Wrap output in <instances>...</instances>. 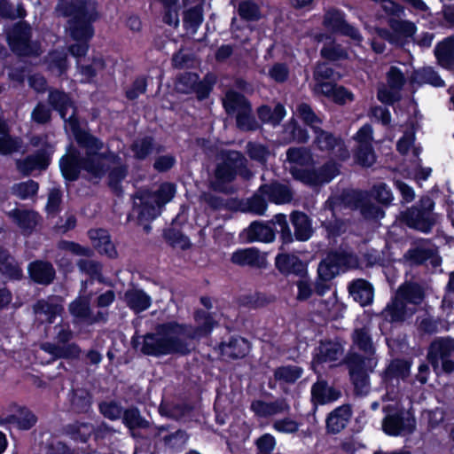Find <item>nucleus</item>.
I'll use <instances>...</instances> for the list:
<instances>
[{
    "label": "nucleus",
    "instance_id": "3",
    "mask_svg": "<svg viewBox=\"0 0 454 454\" xmlns=\"http://www.w3.org/2000/svg\"><path fill=\"white\" fill-rule=\"evenodd\" d=\"M57 10L68 18V30L74 34L94 28L93 23L98 19L96 7L90 6L89 0H59Z\"/></svg>",
    "mask_w": 454,
    "mask_h": 454
},
{
    "label": "nucleus",
    "instance_id": "32",
    "mask_svg": "<svg viewBox=\"0 0 454 454\" xmlns=\"http://www.w3.org/2000/svg\"><path fill=\"white\" fill-rule=\"evenodd\" d=\"M276 230L268 223L254 221L247 228V239L249 242L270 243L275 239Z\"/></svg>",
    "mask_w": 454,
    "mask_h": 454
},
{
    "label": "nucleus",
    "instance_id": "49",
    "mask_svg": "<svg viewBox=\"0 0 454 454\" xmlns=\"http://www.w3.org/2000/svg\"><path fill=\"white\" fill-rule=\"evenodd\" d=\"M128 175V168L126 165L114 167L108 173V187L116 196H121L123 189L121 183Z\"/></svg>",
    "mask_w": 454,
    "mask_h": 454
},
{
    "label": "nucleus",
    "instance_id": "24",
    "mask_svg": "<svg viewBox=\"0 0 454 454\" xmlns=\"http://www.w3.org/2000/svg\"><path fill=\"white\" fill-rule=\"evenodd\" d=\"M319 86L322 87V90L317 93V95L324 96L336 105L344 106L348 102H352L355 99V96L351 90L343 85H338L337 82L322 83L319 84Z\"/></svg>",
    "mask_w": 454,
    "mask_h": 454
},
{
    "label": "nucleus",
    "instance_id": "15",
    "mask_svg": "<svg viewBox=\"0 0 454 454\" xmlns=\"http://www.w3.org/2000/svg\"><path fill=\"white\" fill-rule=\"evenodd\" d=\"M415 312V308H409L404 301H402V299L395 295L383 309L381 316L384 321L397 325L403 324L411 318Z\"/></svg>",
    "mask_w": 454,
    "mask_h": 454
},
{
    "label": "nucleus",
    "instance_id": "19",
    "mask_svg": "<svg viewBox=\"0 0 454 454\" xmlns=\"http://www.w3.org/2000/svg\"><path fill=\"white\" fill-rule=\"evenodd\" d=\"M154 438L160 437V441L166 449L176 453L181 451L188 441V434L183 429H176L174 432H168V427L162 426L155 427Z\"/></svg>",
    "mask_w": 454,
    "mask_h": 454
},
{
    "label": "nucleus",
    "instance_id": "2",
    "mask_svg": "<svg viewBox=\"0 0 454 454\" xmlns=\"http://www.w3.org/2000/svg\"><path fill=\"white\" fill-rule=\"evenodd\" d=\"M237 176L245 180L253 176L252 171L247 167V158L239 151L223 152L221 154V160L215 168L210 188L216 192L228 193L229 185L236 180Z\"/></svg>",
    "mask_w": 454,
    "mask_h": 454
},
{
    "label": "nucleus",
    "instance_id": "14",
    "mask_svg": "<svg viewBox=\"0 0 454 454\" xmlns=\"http://www.w3.org/2000/svg\"><path fill=\"white\" fill-rule=\"evenodd\" d=\"M65 122L68 124L74 140L81 148L101 150L104 147V143L98 137L82 129L76 106L73 108L72 114Z\"/></svg>",
    "mask_w": 454,
    "mask_h": 454
},
{
    "label": "nucleus",
    "instance_id": "30",
    "mask_svg": "<svg viewBox=\"0 0 454 454\" xmlns=\"http://www.w3.org/2000/svg\"><path fill=\"white\" fill-rule=\"evenodd\" d=\"M93 432L94 425L85 421L74 420L63 427V434L77 443L88 442Z\"/></svg>",
    "mask_w": 454,
    "mask_h": 454
},
{
    "label": "nucleus",
    "instance_id": "20",
    "mask_svg": "<svg viewBox=\"0 0 454 454\" xmlns=\"http://www.w3.org/2000/svg\"><path fill=\"white\" fill-rule=\"evenodd\" d=\"M27 271L31 281L37 285L49 286L56 278V270L48 261L36 260L30 262Z\"/></svg>",
    "mask_w": 454,
    "mask_h": 454
},
{
    "label": "nucleus",
    "instance_id": "16",
    "mask_svg": "<svg viewBox=\"0 0 454 454\" xmlns=\"http://www.w3.org/2000/svg\"><path fill=\"white\" fill-rule=\"evenodd\" d=\"M343 353V347L339 341L331 339L320 340L312 352L311 365H322L324 364L336 362Z\"/></svg>",
    "mask_w": 454,
    "mask_h": 454
},
{
    "label": "nucleus",
    "instance_id": "63",
    "mask_svg": "<svg viewBox=\"0 0 454 454\" xmlns=\"http://www.w3.org/2000/svg\"><path fill=\"white\" fill-rule=\"evenodd\" d=\"M273 301V297L262 292L244 295L241 298V305L249 309H259L267 306Z\"/></svg>",
    "mask_w": 454,
    "mask_h": 454
},
{
    "label": "nucleus",
    "instance_id": "26",
    "mask_svg": "<svg viewBox=\"0 0 454 454\" xmlns=\"http://www.w3.org/2000/svg\"><path fill=\"white\" fill-rule=\"evenodd\" d=\"M0 273L12 281H19L23 278V270L19 262L3 246H0Z\"/></svg>",
    "mask_w": 454,
    "mask_h": 454
},
{
    "label": "nucleus",
    "instance_id": "10",
    "mask_svg": "<svg viewBox=\"0 0 454 454\" xmlns=\"http://www.w3.org/2000/svg\"><path fill=\"white\" fill-rule=\"evenodd\" d=\"M55 151V144H46L43 148H38L32 154L18 160L17 168L24 176H29L34 170H46L52 161Z\"/></svg>",
    "mask_w": 454,
    "mask_h": 454
},
{
    "label": "nucleus",
    "instance_id": "50",
    "mask_svg": "<svg viewBox=\"0 0 454 454\" xmlns=\"http://www.w3.org/2000/svg\"><path fill=\"white\" fill-rule=\"evenodd\" d=\"M303 373V369L297 365H282L277 367L274 371V378L276 380L284 381L293 384L296 382Z\"/></svg>",
    "mask_w": 454,
    "mask_h": 454
},
{
    "label": "nucleus",
    "instance_id": "40",
    "mask_svg": "<svg viewBox=\"0 0 454 454\" xmlns=\"http://www.w3.org/2000/svg\"><path fill=\"white\" fill-rule=\"evenodd\" d=\"M411 364L402 358L393 359L382 372V380L385 382L392 381L394 379L404 380L410 375Z\"/></svg>",
    "mask_w": 454,
    "mask_h": 454
},
{
    "label": "nucleus",
    "instance_id": "18",
    "mask_svg": "<svg viewBox=\"0 0 454 454\" xmlns=\"http://www.w3.org/2000/svg\"><path fill=\"white\" fill-rule=\"evenodd\" d=\"M352 417V408L348 403L342 404L333 410L326 417V432L331 434L340 433Z\"/></svg>",
    "mask_w": 454,
    "mask_h": 454
},
{
    "label": "nucleus",
    "instance_id": "6",
    "mask_svg": "<svg viewBox=\"0 0 454 454\" xmlns=\"http://www.w3.org/2000/svg\"><path fill=\"white\" fill-rule=\"evenodd\" d=\"M427 360L436 375L454 372V338L435 337L427 348Z\"/></svg>",
    "mask_w": 454,
    "mask_h": 454
},
{
    "label": "nucleus",
    "instance_id": "60",
    "mask_svg": "<svg viewBox=\"0 0 454 454\" xmlns=\"http://www.w3.org/2000/svg\"><path fill=\"white\" fill-rule=\"evenodd\" d=\"M353 343L363 352L373 351L372 339L366 327L356 328L352 333Z\"/></svg>",
    "mask_w": 454,
    "mask_h": 454
},
{
    "label": "nucleus",
    "instance_id": "42",
    "mask_svg": "<svg viewBox=\"0 0 454 454\" xmlns=\"http://www.w3.org/2000/svg\"><path fill=\"white\" fill-rule=\"evenodd\" d=\"M125 300L128 307L136 313H140L150 308L152 299L142 289H135L127 291Z\"/></svg>",
    "mask_w": 454,
    "mask_h": 454
},
{
    "label": "nucleus",
    "instance_id": "28",
    "mask_svg": "<svg viewBox=\"0 0 454 454\" xmlns=\"http://www.w3.org/2000/svg\"><path fill=\"white\" fill-rule=\"evenodd\" d=\"M259 192L266 194L269 200L277 205L288 203L293 199V192L291 189L284 184L274 182L270 184H262Z\"/></svg>",
    "mask_w": 454,
    "mask_h": 454
},
{
    "label": "nucleus",
    "instance_id": "54",
    "mask_svg": "<svg viewBox=\"0 0 454 454\" xmlns=\"http://www.w3.org/2000/svg\"><path fill=\"white\" fill-rule=\"evenodd\" d=\"M215 83L216 76L212 73H207L202 80L198 79L192 92L196 94L199 101H203L209 98Z\"/></svg>",
    "mask_w": 454,
    "mask_h": 454
},
{
    "label": "nucleus",
    "instance_id": "34",
    "mask_svg": "<svg viewBox=\"0 0 454 454\" xmlns=\"http://www.w3.org/2000/svg\"><path fill=\"white\" fill-rule=\"evenodd\" d=\"M70 37L75 41L68 46L69 53L75 58L85 57L89 51L90 42L95 35V28L87 29L85 32L78 31L76 34L74 30H68Z\"/></svg>",
    "mask_w": 454,
    "mask_h": 454
},
{
    "label": "nucleus",
    "instance_id": "25",
    "mask_svg": "<svg viewBox=\"0 0 454 454\" xmlns=\"http://www.w3.org/2000/svg\"><path fill=\"white\" fill-rule=\"evenodd\" d=\"M290 221L294 229V237L298 241H307L313 234L312 222L309 215L294 210L290 215Z\"/></svg>",
    "mask_w": 454,
    "mask_h": 454
},
{
    "label": "nucleus",
    "instance_id": "11",
    "mask_svg": "<svg viewBox=\"0 0 454 454\" xmlns=\"http://www.w3.org/2000/svg\"><path fill=\"white\" fill-rule=\"evenodd\" d=\"M324 26L334 34L348 36L357 43L363 41L358 28L345 20V14L340 10L328 11L324 18Z\"/></svg>",
    "mask_w": 454,
    "mask_h": 454
},
{
    "label": "nucleus",
    "instance_id": "9",
    "mask_svg": "<svg viewBox=\"0 0 454 454\" xmlns=\"http://www.w3.org/2000/svg\"><path fill=\"white\" fill-rule=\"evenodd\" d=\"M388 26L392 32L387 28L380 27L377 29V34L390 44L397 47H403L405 40L412 37L417 31L416 25L410 20L390 18L388 20Z\"/></svg>",
    "mask_w": 454,
    "mask_h": 454
},
{
    "label": "nucleus",
    "instance_id": "41",
    "mask_svg": "<svg viewBox=\"0 0 454 454\" xmlns=\"http://www.w3.org/2000/svg\"><path fill=\"white\" fill-rule=\"evenodd\" d=\"M85 149V156L82 159V170L86 171L95 178L101 179L106 172L105 164L96 155V149Z\"/></svg>",
    "mask_w": 454,
    "mask_h": 454
},
{
    "label": "nucleus",
    "instance_id": "1",
    "mask_svg": "<svg viewBox=\"0 0 454 454\" xmlns=\"http://www.w3.org/2000/svg\"><path fill=\"white\" fill-rule=\"evenodd\" d=\"M193 320L196 325L177 321L158 325L156 333H145L141 353L154 357L189 355L192 349L186 339L200 340L207 338L218 325L213 314L203 309L194 310Z\"/></svg>",
    "mask_w": 454,
    "mask_h": 454
},
{
    "label": "nucleus",
    "instance_id": "7",
    "mask_svg": "<svg viewBox=\"0 0 454 454\" xmlns=\"http://www.w3.org/2000/svg\"><path fill=\"white\" fill-rule=\"evenodd\" d=\"M316 147L327 153L333 159L344 162L350 157L349 150L340 135H335L322 128H314Z\"/></svg>",
    "mask_w": 454,
    "mask_h": 454
},
{
    "label": "nucleus",
    "instance_id": "37",
    "mask_svg": "<svg viewBox=\"0 0 454 454\" xmlns=\"http://www.w3.org/2000/svg\"><path fill=\"white\" fill-rule=\"evenodd\" d=\"M395 295L404 301L406 305H419L425 298V292L419 283L405 282L398 287Z\"/></svg>",
    "mask_w": 454,
    "mask_h": 454
},
{
    "label": "nucleus",
    "instance_id": "43",
    "mask_svg": "<svg viewBox=\"0 0 454 454\" xmlns=\"http://www.w3.org/2000/svg\"><path fill=\"white\" fill-rule=\"evenodd\" d=\"M320 57L328 62L344 61L349 59L348 50L335 40L326 42L320 49Z\"/></svg>",
    "mask_w": 454,
    "mask_h": 454
},
{
    "label": "nucleus",
    "instance_id": "4",
    "mask_svg": "<svg viewBox=\"0 0 454 454\" xmlns=\"http://www.w3.org/2000/svg\"><path fill=\"white\" fill-rule=\"evenodd\" d=\"M223 106L229 115L235 114L236 127L239 130L249 132L256 131L261 128L253 114L252 104L244 94L229 90L225 94Z\"/></svg>",
    "mask_w": 454,
    "mask_h": 454
},
{
    "label": "nucleus",
    "instance_id": "33",
    "mask_svg": "<svg viewBox=\"0 0 454 454\" xmlns=\"http://www.w3.org/2000/svg\"><path fill=\"white\" fill-rule=\"evenodd\" d=\"M341 78V74L332 67L327 62H317L313 70V79L315 81L314 92L317 94L322 90L319 84L334 83Z\"/></svg>",
    "mask_w": 454,
    "mask_h": 454
},
{
    "label": "nucleus",
    "instance_id": "12",
    "mask_svg": "<svg viewBox=\"0 0 454 454\" xmlns=\"http://www.w3.org/2000/svg\"><path fill=\"white\" fill-rule=\"evenodd\" d=\"M275 267L284 277L291 275L300 278L309 277L308 263L294 254L278 253L275 257Z\"/></svg>",
    "mask_w": 454,
    "mask_h": 454
},
{
    "label": "nucleus",
    "instance_id": "23",
    "mask_svg": "<svg viewBox=\"0 0 454 454\" xmlns=\"http://www.w3.org/2000/svg\"><path fill=\"white\" fill-rule=\"evenodd\" d=\"M437 64L446 69H454V35L445 37L436 43L434 50Z\"/></svg>",
    "mask_w": 454,
    "mask_h": 454
},
{
    "label": "nucleus",
    "instance_id": "57",
    "mask_svg": "<svg viewBox=\"0 0 454 454\" xmlns=\"http://www.w3.org/2000/svg\"><path fill=\"white\" fill-rule=\"evenodd\" d=\"M297 117L302 122L310 127L314 131V128H319L317 124H321L322 120L317 115L313 108L308 103L302 102L297 105L296 112Z\"/></svg>",
    "mask_w": 454,
    "mask_h": 454
},
{
    "label": "nucleus",
    "instance_id": "59",
    "mask_svg": "<svg viewBox=\"0 0 454 454\" xmlns=\"http://www.w3.org/2000/svg\"><path fill=\"white\" fill-rule=\"evenodd\" d=\"M48 103L53 110L64 106H72V108L76 106L71 96L63 90L59 89H51L49 90Z\"/></svg>",
    "mask_w": 454,
    "mask_h": 454
},
{
    "label": "nucleus",
    "instance_id": "35",
    "mask_svg": "<svg viewBox=\"0 0 454 454\" xmlns=\"http://www.w3.org/2000/svg\"><path fill=\"white\" fill-rule=\"evenodd\" d=\"M140 203L134 202L132 212L137 215V221L139 225H145V230L149 232L151 227L149 223L158 215V209L156 204L151 201L145 200L140 198Z\"/></svg>",
    "mask_w": 454,
    "mask_h": 454
},
{
    "label": "nucleus",
    "instance_id": "61",
    "mask_svg": "<svg viewBox=\"0 0 454 454\" xmlns=\"http://www.w3.org/2000/svg\"><path fill=\"white\" fill-rule=\"evenodd\" d=\"M434 252L432 249L421 247H411L404 254V258L411 265L419 266L425 264L432 258Z\"/></svg>",
    "mask_w": 454,
    "mask_h": 454
},
{
    "label": "nucleus",
    "instance_id": "55",
    "mask_svg": "<svg viewBox=\"0 0 454 454\" xmlns=\"http://www.w3.org/2000/svg\"><path fill=\"white\" fill-rule=\"evenodd\" d=\"M271 224L274 228L276 225L279 227L278 232L282 243L280 249H284L285 245H289L294 241V237L291 231L289 223L286 219V215L285 214H276L271 220Z\"/></svg>",
    "mask_w": 454,
    "mask_h": 454
},
{
    "label": "nucleus",
    "instance_id": "38",
    "mask_svg": "<svg viewBox=\"0 0 454 454\" xmlns=\"http://www.w3.org/2000/svg\"><path fill=\"white\" fill-rule=\"evenodd\" d=\"M8 215L23 231L31 233L37 224L38 214L33 210L15 207L9 212Z\"/></svg>",
    "mask_w": 454,
    "mask_h": 454
},
{
    "label": "nucleus",
    "instance_id": "17",
    "mask_svg": "<svg viewBox=\"0 0 454 454\" xmlns=\"http://www.w3.org/2000/svg\"><path fill=\"white\" fill-rule=\"evenodd\" d=\"M91 244L98 254H104L110 259L118 256L114 244L112 242L109 231L104 228L90 229L87 232Z\"/></svg>",
    "mask_w": 454,
    "mask_h": 454
},
{
    "label": "nucleus",
    "instance_id": "62",
    "mask_svg": "<svg viewBox=\"0 0 454 454\" xmlns=\"http://www.w3.org/2000/svg\"><path fill=\"white\" fill-rule=\"evenodd\" d=\"M204 20L203 8L201 5H195L184 12V26L197 30Z\"/></svg>",
    "mask_w": 454,
    "mask_h": 454
},
{
    "label": "nucleus",
    "instance_id": "22",
    "mask_svg": "<svg viewBox=\"0 0 454 454\" xmlns=\"http://www.w3.org/2000/svg\"><path fill=\"white\" fill-rule=\"evenodd\" d=\"M341 396V392L329 387L326 380H317L311 387V402L315 405H325L338 400Z\"/></svg>",
    "mask_w": 454,
    "mask_h": 454
},
{
    "label": "nucleus",
    "instance_id": "64",
    "mask_svg": "<svg viewBox=\"0 0 454 454\" xmlns=\"http://www.w3.org/2000/svg\"><path fill=\"white\" fill-rule=\"evenodd\" d=\"M124 408L115 401H103L98 404L99 412L107 419L114 421L121 419Z\"/></svg>",
    "mask_w": 454,
    "mask_h": 454
},
{
    "label": "nucleus",
    "instance_id": "13",
    "mask_svg": "<svg viewBox=\"0 0 454 454\" xmlns=\"http://www.w3.org/2000/svg\"><path fill=\"white\" fill-rule=\"evenodd\" d=\"M400 219L408 228L423 233H429L435 225L433 215L412 206L401 213Z\"/></svg>",
    "mask_w": 454,
    "mask_h": 454
},
{
    "label": "nucleus",
    "instance_id": "46",
    "mask_svg": "<svg viewBox=\"0 0 454 454\" xmlns=\"http://www.w3.org/2000/svg\"><path fill=\"white\" fill-rule=\"evenodd\" d=\"M154 138L152 136H145L136 139L130 145V151L137 160H145L154 150Z\"/></svg>",
    "mask_w": 454,
    "mask_h": 454
},
{
    "label": "nucleus",
    "instance_id": "44",
    "mask_svg": "<svg viewBox=\"0 0 454 454\" xmlns=\"http://www.w3.org/2000/svg\"><path fill=\"white\" fill-rule=\"evenodd\" d=\"M70 404L74 413L88 414L91 411L92 395L84 388L73 390Z\"/></svg>",
    "mask_w": 454,
    "mask_h": 454
},
{
    "label": "nucleus",
    "instance_id": "5",
    "mask_svg": "<svg viewBox=\"0 0 454 454\" xmlns=\"http://www.w3.org/2000/svg\"><path fill=\"white\" fill-rule=\"evenodd\" d=\"M32 28L28 22L20 20L5 32L7 44L18 57H38L41 54L40 43L32 40Z\"/></svg>",
    "mask_w": 454,
    "mask_h": 454
},
{
    "label": "nucleus",
    "instance_id": "29",
    "mask_svg": "<svg viewBox=\"0 0 454 454\" xmlns=\"http://www.w3.org/2000/svg\"><path fill=\"white\" fill-rule=\"evenodd\" d=\"M42 349L58 359L77 360L82 354L81 347L75 342L62 345L46 342L43 344Z\"/></svg>",
    "mask_w": 454,
    "mask_h": 454
},
{
    "label": "nucleus",
    "instance_id": "21",
    "mask_svg": "<svg viewBox=\"0 0 454 454\" xmlns=\"http://www.w3.org/2000/svg\"><path fill=\"white\" fill-rule=\"evenodd\" d=\"M348 289L354 301L362 307H366L372 303L374 288L368 280L364 278L355 279L349 283Z\"/></svg>",
    "mask_w": 454,
    "mask_h": 454
},
{
    "label": "nucleus",
    "instance_id": "31",
    "mask_svg": "<svg viewBox=\"0 0 454 454\" xmlns=\"http://www.w3.org/2000/svg\"><path fill=\"white\" fill-rule=\"evenodd\" d=\"M4 421L14 425L20 430H29L37 422L35 414L26 406L15 405L14 413L5 417Z\"/></svg>",
    "mask_w": 454,
    "mask_h": 454
},
{
    "label": "nucleus",
    "instance_id": "48",
    "mask_svg": "<svg viewBox=\"0 0 454 454\" xmlns=\"http://www.w3.org/2000/svg\"><path fill=\"white\" fill-rule=\"evenodd\" d=\"M260 254L255 248L238 249L232 253L231 262L239 266H257Z\"/></svg>",
    "mask_w": 454,
    "mask_h": 454
},
{
    "label": "nucleus",
    "instance_id": "39",
    "mask_svg": "<svg viewBox=\"0 0 454 454\" xmlns=\"http://www.w3.org/2000/svg\"><path fill=\"white\" fill-rule=\"evenodd\" d=\"M121 419L133 437L136 436V430L150 428V422L141 415L139 409L136 406L126 408Z\"/></svg>",
    "mask_w": 454,
    "mask_h": 454
},
{
    "label": "nucleus",
    "instance_id": "27",
    "mask_svg": "<svg viewBox=\"0 0 454 454\" xmlns=\"http://www.w3.org/2000/svg\"><path fill=\"white\" fill-rule=\"evenodd\" d=\"M218 348L222 356L231 359L243 358L248 353V341L240 336H231L228 341H221Z\"/></svg>",
    "mask_w": 454,
    "mask_h": 454
},
{
    "label": "nucleus",
    "instance_id": "36",
    "mask_svg": "<svg viewBox=\"0 0 454 454\" xmlns=\"http://www.w3.org/2000/svg\"><path fill=\"white\" fill-rule=\"evenodd\" d=\"M258 119L263 124H270L276 127L281 123L286 115V110L283 104L277 103L273 108L269 105H261L256 109Z\"/></svg>",
    "mask_w": 454,
    "mask_h": 454
},
{
    "label": "nucleus",
    "instance_id": "56",
    "mask_svg": "<svg viewBox=\"0 0 454 454\" xmlns=\"http://www.w3.org/2000/svg\"><path fill=\"white\" fill-rule=\"evenodd\" d=\"M247 153L248 157L262 166H266L270 151L266 145L257 142H248L247 145Z\"/></svg>",
    "mask_w": 454,
    "mask_h": 454
},
{
    "label": "nucleus",
    "instance_id": "52",
    "mask_svg": "<svg viewBox=\"0 0 454 454\" xmlns=\"http://www.w3.org/2000/svg\"><path fill=\"white\" fill-rule=\"evenodd\" d=\"M238 13L242 20L258 21L262 19L260 6L252 0H243L238 6Z\"/></svg>",
    "mask_w": 454,
    "mask_h": 454
},
{
    "label": "nucleus",
    "instance_id": "51",
    "mask_svg": "<svg viewBox=\"0 0 454 454\" xmlns=\"http://www.w3.org/2000/svg\"><path fill=\"white\" fill-rule=\"evenodd\" d=\"M354 160L364 168H370L376 162V154L372 145H357L354 151Z\"/></svg>",
    "mask_w": 454,
    "mask_h": 454
},
{
    "label": "nucleus",
    "instance_id": "53",
    "mask_svg": "<svg viewBox=\"0 0 454 454\" xmlns=\"http://www.w3.org/2000/svg\"><path fill=\"white\" fill-rule=\"evenodd\" d=\"M266 194L256 192L253 194L241 207L242 212H249L257 215H262L267 210L268 203L265 199Z\"/></svg>",
    "mask_w": 454,
    "mask_h": 454
},
{
    "label": "nucleus",
    "instance_id": "58",
    "mask_svg": "<svg viewBox=\"0 0 454 454\" xmlns=\"http://www.w3.org/2000/svg\"><path fill=\"white\" fill-rule=\"evenodd\" d=\"M176 193V185L171 182H163L153 192V198L158 207H163L170 202Z\"/></svg>",
    "mask_w": 454,
    "mask_h": 454
},
{
    "label": "nucleus",
    "instance_id": "45",
    "mask_svg": "<svg viewBox=\"0 0 454 454\" xmlns=\"http://www.w3.org/2000/svg\"><path fill=\"white\" fill-rule=\"evenodd\" d=\"M354 201L365 219H380L385 215V211L380 206L371 202L361 192H357L354 196Z\"/></svg>",
    "mask_w": 454,
    "mask_h": 454
},
{
    "label": "nucleus",
    "instance_id": "47",
    "mask_svg": "<svg viewBox=\"0 0 454 454\" xmlns=\"http://www.w3.org/2000/svg\"><path fill=\"white\" fill-rule=\"evenodd\" d=\"M59 170L66 182H75L80 178L82 171V160L59 159Z\"/></svg>",
    "mask_w": 454,
    "mask_h": 454
},
{
    "label": "nucleus",
    "instance_id": "8",
    "mask_svg": "<svg viewBox=\"0 0 454 454\" xmlns=\"http://www.w3.org/2000/svg\"><path fill=\"white\" fill-rule=\"evenodd\" d=\"M387 410L388 411L382 420V429L386 434L399 436L414 432L416 419L411 413L394 407H388Z\"/></svg>",
    "mask_w": 454,
    "mask_h": 454
}]
</instances>
